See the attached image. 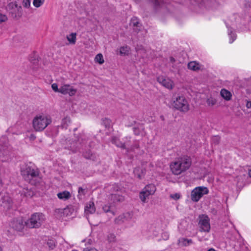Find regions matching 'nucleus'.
Instances as JSON below:
<instances>
[{"mask_svg":"<svg viewBox=\"0 0 251 251\" xmlns=\"http://www.w3.org/2000/svg\"><path fill=\"white\" fill-rule=\"evenodd\" d=\"M21 172L24 177L27 180L38 176L39 174L38 169L31 166H26L22 168Z\"/></svg>","mask_w":251,"mask_h":251,"instance_id":"0eeeda50","label":"nucleus"},{"mask_svg":"<svg viewBox=\"0 0 251 251\" xmlns=\"http://www.w3.org/2000/svg\"><path fill=\"white\" fill-rule=\"evenodd\" d=\"M221 97L226 100L228 101L231 99V93L226 89H222L220 92Z\"/></svg>","mask_w":251,"mask_h":251,"instance_id":"412c9836","label":"nucleus"},{"mask_svg":"<svg viewBox=\"0 0 251 251\" xmlns=\"http://www.w3.org/2000/svg\"><path fill=\"white\" fill-rule=\"evenodd\" d=\"M77 209L76 206L70 205L65 208H58L55 210L56 216L60 217H69L72 215Z\"/></svg>","mask_w":251,"mask_h":251,"instance_id":"6e6552de","label":"nucleus"},{"mask_svg":"<svg viewBox=\"0 0 251 251\" xmlns=\"http://www.w3.org/2000/svg\"><path fill=\"white\" fill-rule=\"evenodd\" d=\"M31 138H33V139H34V138H35V137H34V136H33V135H31Z\"/></svg>","mask_w":251,"mask_h":251,"instance_id":"603ef678","label":"nucleus"},{"mask_svg":"<svg viewBox=\"0 0 251 251\" xmlns=\"http://www.w3.org/2000/svg\"><path fill=\"white\" fill-rule=\"evenodd\" d=\"M51 122L49 116L45 115H38L35 117L32 121L34 129L37 131L43 130Z\"/></svg>","mask_w":251,"mask_h":251,"instance_id":"7ed1b4c3","label":"nucleus"},{"mask_svg":"<svg viewBox=\"0 0 251 251\" xmlns=\"http://www.w3.org/2000/svg\"><path fill=\"white\" fill-rule=\"evenodd\" d=\"M0 251H2L1 248L0 246Z\"/></svg>","mask_w":251,"mask_h":251,"instance_id":"5fc2aeb1","label":"nucleus"},{"mask_svg":"<svg viewBox=\"0 0 251 251\" xmlns=\"http://www.w3.org/2000/svg\"><path fill=\"white\" fill-rule=\"evenodd\" d=\"M115 236L113 234H110L107 236V240L109 242H112L115 241Z\"/></svg>","mask_w":251,"mask_h":251,"instance_id":"37998d69","label":"nucleus"},{"mask_svg":"<svg viewBox=\"0 0 251 251\" xmlns=\"http://www.w3.org/2000/svg\"><path fill=\"white\" fill-rule=\"evenodd\" d=\"M69 151L67 149H64V152L66 153V154H67V152L68 151Z\"/></svg>","mask_w":251,"mask_h":251,"instance_id":"09e8293b","label":"nucleus"},{"mask_svg":"<svg viewBox=\"0 0 251 251\" xmlns=\"http://www.w3.org/2000/svg\"><path fill=\"white\" fill-rule=\"evenodd\" d=\"M199 240H200V241H201V240H202V239H200V238H199Z\"/></svg>","mask_w":251,"mask_h":251,"instance_id":"6e6d98bb","label":"nucleus"},{"mask_svg":"<svg viewBox=\"0 0 251 251\" xmlns=\"http://www.w3.org/2000/svg\"><path fill=\"white\" fill-rule=\"evenodd\" d=\"M124 198L118 194H112L107 196V200L109 202H116L123 201Z\"/></svg>","mask_w":251,"mask_h":251,"instance_id":"6ab92c4d","label":"nucleus"},{"mask_svg":"<svg viewBox=\"0 0 251 251\" xmlns=\"http://www.w3.org/2000/svg\"><path fill=\"white\" fill-rule=\"evenodd\" d=\"M156 191V187L153 184L146 186L140 193V198L142 201L145 202L151 195H153Z\"/></svg>","mask_w":251,"mask_h":251,"instance_id":"1a4fd4ad","label":"nucleus"},{"mask_svg":"<svg viewBox=\"0 0 251 251\" xmlns=\"http://www.w3.org/2000/svg\"><path fill=\"white\" fill-rule=\"evenodd\" d=\"M51 88L55 92L71 97L75 96L77 92V89L74 86L69 84H63L58 87V85L54 83L51 84Z\"/></svg>","mask_w":251,"mask_h":251,"instance_id":"39448f33","label":"nucleus"},{"mask_svg":"<svg viewBox=\"0 0 251 251\" xmlns=\"http://www.w3.org/2000/svg\"><path fill=\"white\" fill-rule=\"evenodd\" d=\"M103 123L106 126H110L111 124V121L108 118H105L103 120Z\"/></svg>","mask_w":251,"mask_h":251,"instance_id":"a19ab883","label":"nucleus"},{"mask_svg":"<svg viewBox=\"0 0 251 251\" xmlns=\"http://www.w3.org/2000/svg\"><path fill=\"white\" fill-rule=\"evenodd\" d=\"M246 106L248 108H251V101H248L246 103Z\"/></svg>","mask_w":251,"mask_h":251,"instance_id":"a18cd8bd","label":"nucleus"},{"mask_svg":"<svg viewBox=\"0 0 251 251\" xmlns=\"http://www.w3.org/2000/svg\"><path fill=\"white\" fill-rule=\"evenodd\" d=\"M45 0H33V5L36 8L41 7L44 3Z\"/></svg>","mask_w":251,"mask_h":251,"instance_id":"7c9ffc66","label":"nucleus"},{"mask_svg":"<svg viewBox=\"0 0 251 251\" xmlns=\"http://www.w3.org/2000/svg\"><path fill=\"white\" fill-rule=\"evenodd\" d=\"M155 5L157 7H162L164 4L163 0H153Z\"/></svg>","mask_w":251,"mask_h":251,"instance_id":"58836bf2","label":"nucleus"},{"mask_svg":"<svg viewBox=\"0 0 251 251\" xmlns=\"http://www.w3.org/2000/svg\"><path fill=\"white\" fill-rule=\"evenodd\" d=\"M134 147L136 148H138V147H137L136 145H135V146H134Z\"/></svg>","mask_w":251,"mask_h":251,"instance_id":"864d4df0","label":"nucleus"},{"mask_svg":"<svg viewBox=\"0 0 251 251\" xmlns=\"http://www.w3.org/2000/svg\"><path fill=\"white\" fill-rule=\"evenodd\" d=\"M129 138H126V141L124 143H122L119 140L117 137H113L112 138V143L115 144L118 147L125 150L126 151L133 150L134 147L131 145V141L129 140Z\"/></svg>","mask_w":251,"mask_h":251,"instance_id":"9b49d317","label":"nucleus"},{"mask_svg":"<svg viewBox=\"0 0 251 251\" xmlns=\"http://www.w3.org/2000/svg\"><path fill=\"white\" fill-rule=\"evenodd\" d=\"M249 175L251 177V170L249 171Z\"/></svg>","mask_w":251,"mask_h":251,"instance_id":"3c124183","label":"nucleus"},{"mask_svg":"<svg viewBox=\"0 0 251 251\" xmlns=\"http://www.w3.org/2000/svg\"><path fill=\"white\" fill-rule=\"evenodd\" d=\"M170 107L183 112L189 111L190 105L187 100L182 96L173 98L169 103Z\"/></svg>","mask_w":251,"mask_h":251,"instance_id":"f03ea898","label":"nucleus"},{"mask_svg":"<svg viewBox=\"0 0 251 251\" xmlns=\"http://www.w3.org/2000/svg\"><path fill=\"white\" fill-rule=\"evenodd\" d=\"M46 220V217L42 213H35L25 222L26 226L30 228H39Z\"/></svg>","mask_w":251,"mask_h":251,"instance_id":"20e7f679","label":"nucleus"},{"mask_svg":"<svg viewBox=\"0 0 251 251\" xmlns=\"http://www.w3.org/2000/svg\"><path fill=\"white\" fill-rule=\"evenodd\" d=\"M67 39L69 44L74 45L76 42V34L75 33H71L67 36Z\"/></svg>","mask_w":251,"mask_h":251,"instance_id":"c85d7f7f","label":"nucleus"},{"mask_svg":"<svg viewBox=\"0 0 251 251\" xmlns=\"http://www.w3.org/2000/svg\"><path fill=\"white\" fill-rule=\"evenodd\" d=\"M89 142L87 136L85 134L81 135L76 140L72 142L70 147V150L73 152L78 151L80 148L86 147Z\"/></svg>","mask_w":251,"mask_h":251,"instance_id":"423d86ee","label":"nucleus"},{"mask_svg":"<svg viewBox=\"0 0 251 251\" xmlns=\"http://www.w3.org/2000/svg\"><path fill=\"white\" fill-rule=\"evenodd\" d=\"M127 216H129L130 214L127 213H126V214L121 215L118 217V218H117V220L119 221L124 222L125 219L126 217Z\"/></svg>","mask_w":251,"mask_h":251,"instance_id":"4c0bfd02","label":"nucleus"},{"mask_svg":"<svg viewBox=\"0 0 251 251\" xmlns=\"http://www.w3.org/2000/svg\"><path fill=\"white\" fill-rule=\"evenodd\" d=\"M208 193V190L205 187H196L191 192V199L194 201H198L203 195Z\"/></svg>","mask_w":251,"mask_h":251,"instance_id":"9d476101","label":"nucleus"},{"mask_svg":"<svg viewBox=\"0 0 251 251\" xmlns=\"http://www.w3.org/2000/svg\"><path fill=\"white\" fill-rule=\"evenodd\" d=\"M70 123V119L69 117H65L62 119L61 126L63 128H66Z\"/></svg>","mask_w":251,"mask_h":251,"instance_id":"2f4dec72","label":"nucleus"},{"mask_svg":"<svg viewBox=\"0 0 251 251\" xmlns=\"http://www.w3.org/2000/svg\"><path fill=\"white\" fill-rule=\"evenodd\" d=\"M78 197L79 199H82V197L85 194V189L79 187L78 190Z\"/></svg>","mask_w":251,"mask_h":251,"instance_id":"c9c22d12","label":"nucleus"},{"mask_svg":"<svg viewBox=\"0 0 251 251\" xmlns=\"http://www.w3.org/2000/svg\"><path fill=\"white\" fill-rule=\"evenodd\" d=\"M84 251H98L96 249H90V250L86 249Z\"/></svg>","mask_w":251,"mask_h":251,"instance_id":"de8ad7c7","label":"nucleus"},{"mask_svg":"<svg viewBox=\"0 0 251 251\" xmlns=\"http://www.w3.org/2000/svg\"><path fill=\"white\" fill-rule=\"evenodd\" d=\"M102 209L105 213L110 212L114 215V212L111 210V205L110 204H104L102 207Z\"/></svg>","mask_w":251,"mask_h":251,"instance_id":"c756f323","label":"nucleus"},{"mask_svg":"<svg viewBox=\"0 0 251 251\" xmlns=\"http://www.w3.org/2000/svg\"><path fill=\"white\" fill-rule=\"evenodd\" d=\"M23 5L25 8H29L31 5V0H23Z\"/></svg>","mask_w":251,"mask_h":251,"instance_id":"e433bc0d","label":"nucleus"},{"mask_svg":"<svg viewBox=\"0 0 251 251\" xmlns=\"http://www.w3.org/2000/svg\"><path fill=\"white\" fill-rule=\"evenodd\" d=\"M12 204V201L8 194L2 193L0 194V207L4 209H9Z\"/></svg>","mask_w":251,"mask_h":251,"instance_id":"4468645a","label":"nucleus"},{"mask_svg":"<svg viewBox=\"0 0 251 251\" xmlns=\"http://www.w3.org/2000/svg\"><path fill=\"white\" fill-rule=\"evenodd\" d=\"M47 244L49 247L51 249H53L55 246V242L51 240H49L47 243Z\"/></svg>","mask_w":251,"mask_h":251,"instance_id":"ea45409f","label":"nucleus"},{"mask_svg":"<svg viewBox=\"0 0 251 251\" xmlns=\"http://www.w3.org/2000/svg\"><path fill=\"white\" fill-rule=\"evenodd\" d=\"M134 174L137 178L140 179L145 176L146 170L144 168H137L134 170Z\"/></svg>","mask_w":251,"mask_h":251,"instance_id":"4be33fe9","label":"nucleus"},{"mask_svg":"<svg viewBox=\"0 0 251 251\" xmlns=\"http://www.w3.org/2000/svg\"><path fill=\"white\" fill-rule=\"evenodd\" d=\"M145 50L144 49H137V55L139 57H144L145 55Z\"/></svg>","mask_w":251,"mask_h":251,"instance_id":"f704fd0d","label":"nucleus"},{"mask_svg":"<svg viewBox=\"0 0 251 251\" xmlns=\"http://www.w3.org/2000/svg\"><path fill=\"white\" fill-rule=\"evenodd\" d=\"M200 231L208 232L210 229L209 219L206 215H202L200 216Z\"/></svg>","mask_w":251,"mask_h":251,"instance_id":"ddd939ff","label":"nucleus"},{"mask_svg":"<svg viewBox=\"0 0 251 251\" xmlns=\"http://www.w3.org/2000/svg\"><path fill=\"white\" fill-rule=\"evenodd\" d=\"M230 20L232 22L231 25L233 27L230 28L227 25V27L228 28V35L229 38V42L231 44L233 43L236 38L235 34L233 32L232 30L236 26V24L240 20V17L238 15H236L232 17Z\"/></svg>","mask_w":251,"mask_h":251,"instance_id":"f8f14e48","label":"nucleus"},{"mask_svg":"<svg viewBox=\"0 0 251 251\" xmlns=\"http://www.w3.org/2000/svg\"><path fill=\"white\" fill-rule=\"evenodd\" d=\"M158 82L165 88L172 89L174 87V82L170 78L164 76H159L157 78Z\"/></svg>","mask_w":251,"mask_h":251,"instance_id":"dca6fc26","label":"nucleus"},{"mask_svg":"<svg viewBox=\"0 0 251 251\" xmlns=\"http://www.w3.org/2000/svg\"><path fill=\"white\" fill-rule=\"evenodd\" d=\"M58 198L62 200H66L71 197V194L69 192L65 191L57 194Z\"/></svg>","mask_w":251,"mask_h":251,"instance_id":"393cba45","label":"nucleus"},{"mask_svg":"<svg viewBox=\"0 0 251 251\" xmlns=\"http://www.w3.org/2000/svg\"><path fill=\"white\" fill-rule=\"evenodd\" d=\"M94 61L97 64L102 65L105 61L103 54L101 53L97 54L94 58Z\"/></svg>","mask_w":251,"mask_h":251,"instance_id":"bb28decb","label":"nucleus"},{"mask_svg":"<svg viewBox=\"0 0 251 251\" xmlns=\"http://www.w3.org/2000/svg\"><path fill=\"white\" fill-rule=\"evenodd\" d=\"M96 211V208L94 202L89 201L85 207V213L86 214H93Z\"/></svg>","mask_w":251,"mask_h":251,"instance_id":"f3484780","label":"nucleus"},{"mask_svg":"<svg viewBox=\"0 0 251 251\" xmlns=\"http://www.w3.org/2000/svg\"><path fill=\"white\" fill-rule=\"evenodd\" d=\"M216 99L212 97L208 98L206 100L207 103L209 106H213L216 104Z\"/></svg>","mask_w":251,"mask_h":251,"instance_id":"473e14b6","label":"nucleus"},{"mask_svg":"<svg viewBox=\"0 0 251 251\" xmlns=\"http://www.w3.org/2000/svg\"><path fill=\"white\" fill-rule=\"evenodd\" d=\"M9 226L16 231H22L26 225L22 218H19L12 220L10 222Z\"/></svg>","mask_w":251,"mask_h":251,"instance_id":"2eb2a0df","label":"nucleus"},{"mask_svg":"<svg viewBox=\"0 0 251 251\" xmlns=\"http://www.w3.org/2000/svg\"><path fill=\"white\" fill-rule=\"evenodd\" d=\"M6 20V16L4 14L0 13V23L5 22Z\"/></svg>","mask_w":251,"mask_h":251,"instance_id":"c03bdc74","label":"nucleus"},{"mask_svg":"<svg viewBox=\"0 0 251 251\" xmlns=\"http://www.w3.org/2000/svg\"><path fill=\"white\" fill-rule=\"evenodd\" d=\"M188 68L193 71H197L201 68V66L196 61H191L188 64Z\"/></svg>","mask_w":251,"mask_h":251,"instance_id":"a878e982","label":"nucleus"},{"mask_svg":"<svg viewBox=\"0 0 251 251\" xmlns=\"http://www.w3.org/2000/svg\"><path fill=\"white\" fill-rule=\"evenodd\" d=\"M149 231L153 237L157 236L159 232V228H156L154 225H151L149 228Z\"/></svg>","mask_w":251,"mask_h":251,"instance_id":"cd10ccee","label":"nucleus"},{"mask_svg":"<svg viewBox=\"0 0 251 251\" xmlns=\"http://www.w3.org/2000/svg\"><path fill=\"white\" fill-rule=\"evenodd\" d=\"M119 53L121 55L126 56L130 54V49L127 46H123L119 49Z\"/></svg>","mask_w":251,"mask_h":251,"instance_id":"b1692460","label":"nucleus"},{"mask_svg":"<svg viewBox=\"0 0 251 251\" xmlns=\"http://www.w3.org/2000/svg\"><path fill=\"white\" fill-rule=\"evenodd\" d=\"M134 132L136 135H139L140 134L139 132L136 131V129L135 128H134Z\"/></svg>","mask_w":251,"mask_h":251,"instance_id":"49530a36","label":"nucleus"},{"mask_svg":"<svg viewBox=\"0 0 251 251\" xmlns=\"http://www.w3.org/2000/svg\"><path fill=\"white\" fill-rule=\"evenodd\" d=\"M165 234H166V239H168V235L167 233H165Z\"/></svg>","mask_w":251,"mask_h":251,"instance_id":"8fccbe9b","label":"nucleus"},{"mask_svg":"<svg viewBox=\"0 0 251 251\" xmlns=\"http://www.w3.org/2000/svg\"><path fill=\"white\" fill-rule=\"evenodd\" d=\"M193 243L192 239L180 238L178 240L177 245L180 247H187Z\"/></svg>","mask_w":251,"mask_h":251,"instance_id":"aec40b11","label":"nucleus"},{"mask_svg":"<svg viewBox=\"0 0 251 251\" xmlns=\"http://www.w3.org/2000/svg\"><path fill=\"white\" fill-rule=\"evenodd\" d=\"M21 9L20 6H18L16 2H12L9 3L7 6V9L13 14H16L17 12L19 11Z\"/></svg>","mask_w":251,"mask_h":251,"instance_id":"a211bd4d","label":"nucleus"},{"mask_svg":"<svg viewBox=\"0 0 251 251\" xmlns=\"http://www.w3.org/2000/svg\"><path fill=\"white\" fill-rule=\"evenodd\" d=\"M191 164L190 158H178L170 165L172 173L175 175H178L189 169Z\"/></svg>","mask_w":251,"mask_h":251,"instance_id":"f257e3e1","label":"nucleus"},{"mask_svg":"<svg viewBox=\"0 0 251 251\" xmlns=\"http://www.w3.org/2000/svg\"><path fill=\"white\" fill-rule=\"evenodd\" d=\"M170 197L175 200H177L180 198V195L178 193L173 194L170 195Z\"/></svg>","mask_w":251,"mask_h":251,"instance_id":"79ce46f5","label":"nucleus"},{"mask_svg":"<svg viewBox=\"0 0 251 251\" xmlns=\"http://www.w3.org/2000/svg\"><path fill=\"white\" fill-rule=\"evenodd\" d=\"M127 120L129 121V123L126 122H125V125L127 126H132V125H133V124L135 123L134 118L132 117H128L127 119Z\"/></svg>","mask_w":251,"mask_h":251,"instance_id":"72a5a7b5","label":"nucleus"},{"mask_svg":"<svg viewBox=\"0 0 251 251\" xmlns=\"http://www.w3.org/2000/svg\"><path fill=\"white\" fill-rule=\"evenodd\" d=\"M140 24L137 18L133 17L131 19L130 25L133 27L134 30L135 31L139 30L140 29L138 27H140Z\"/></svg>","mask_w":251,"mask_h":251,"instance_id":"5701e85b","label":"nucleus"}]
</instances>
